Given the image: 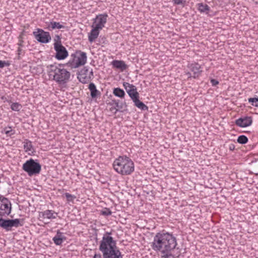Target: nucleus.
Masks as SVG:
<instances>
[{"label":"nucleus","mask_w":258,"mask_h":258,"mask_svg":"<svg viewBox=\"0 0 258 258\" xmlns=\"http://www.w3.org/2000/svg\"><path fill=\"white\" fill-rule=\"evenodd\" d=\"M112 66L123 71L127 68V66L122 60H114L111 62Z\"/></svg>","instance_id":"obj_17"},{"label":"nucleus","mask_w":258,"mask_h":258,"mask_svg":"<svg viewBox=\"0 0 258 258\" xmlns=\"http://www.w3.org/2000/svg\"><path fill=\"white\" fill-rule=\"evenodd\" d=\"M131 89L127 90V93L129 96L131 98L132 100L136 99L137 97H139V94L137 91V89L136 86H131Z\"/></svg>","instance_id":"obj_20"},{"label":"nucleus","mask_w":258,"mask_h":258,"mask_svg":"<svg viewBox=\"0 0 258 258\" xmlns=\"http://www.w3.org/2000/svg\"><path fill=\"white\" fill-rule=\"evenodd\" d=\"M173 2L176 5L182 4L183 0H173Z\"/></svg>","instance_id":"obj_36"},{"label":"nucleus","mask_w":258,"mask_h":258,"mask_svg":"<svg viewBox=\"0 0 258 258\" xmlns=\"http://www.w3.org/2000/svg\"><path fill=\"white\" fill-rule=\"evenodd\" d=\"M211 83L213 86H215L219 84V81L215 79H212L211 80Z\"/></svg>","instance_id":"obj_35"},{"label":"nucleus","mask_w":258,"mask_h":258,"mask_svg":"<svg viewBox=\"0 0 258 258\" xmlns=\"http://www.w3.org/2000/svg\"><path fill=\"white\" fill-rule=\"evenodd\" d=\"M237 142L241 144H245L248 142L247 138L244 135H241L237 139Z\"/></svg>","instance_id":"obj_28"},{"label":"nucleus","mask_w":258,"mask_h":258,"mask_svg":"<svg viewBox=\"0 0 258 258\" xmlns=\"http://www.w3.org/2000/svg\"><path fill=\"white\" fill-rule=\"evenodd\" d=\"M114 101H117V100H114H114H112L111 102L109 104H110V105H113V104H114Z\"/></svg>","instance_id":"obj_45"},{"label":"nucleus","mask_w":258,"mask_h":258,"mask_svg":"<svg viewBox=\"0 0 258 258\" xmlns=\"http://www.w3.org/2000/svg\"><path fill=\"white\" fill-rule=\"evenodd\" d=\"M21 51H22L21 48L20 47H19L18 49V54H20V52Z\"/></svg>","instance_id":"obj_44"},{"label":"nucleus","mask_w":258,"mask_h":258,"mask_svg":"<svg viewBox=\"0 0 258 258\" xmlns=\"http://www.w3.org/2000/svg\"><path fill=\"white\" fill-rule=\"evenodd\" d=\"M133 101L135 103V105L142 110L148 109V107L142 102L139 100V97H137L134 99Z\"/></svg>","instance_id":"obj_21"},{"label":"nucleus","mask_w":258,"mask_h":258,"mask_svg":"<svg viewBox=\"0 0 258 258\" xmlns=\"http://www.w3.org/2000/svg\"><path fill=\"white\" fill-rule=\"evenodd\" d=\"M235 149V146L233 144H231L229 146V149L231 151Z\"/></svg>","instance_id":"obj_39"},{"label":"nucleus","mask_w":258,"mask_h":258,"mask_svg":"<svg viewBox=\"0 0 258 258\" xmlns=\"http://www.w3.org/2000/svg\"><path fill=\"white\" fill-rule=\"evenodd\" d=\"M110 232H107L102 237L99 245V250L102 252L103 258H122L121 252L116 249V241L109 236Z\"/></svg>","instance_id":"obj_2"},{"label":"nucleus","mask_w":258,"mask_h":258,"mask_svg":"<svg viewBox=\"0 0 258 258\" xmlns=\"http://www.w3.org/2000/svg\"><path fill=\"white\" fill-rule=\"evenodd\" d=\"M64 64H53L47 67V72L50 77L59 85H64L70 80L71 73L63 68Z\"/></svg>","instance_id":"obj_3"},{"label":"nucleus","mask_w":258,"mask_h":258,"mask_svg":"<svg viewBox=\"0 0 258 258\" xmlns=\"http://www.w3.org/2000/svg\"><path fill=\"white\" fill-rule=\"evenodd\" d=\"M10 63L8 61L0 60V68H3L5 67H8Z\"/></svg>","instance_id":"obj_34"},{"label":"nucleus","mask_w":258,"mask_h":258,"mask_svg":"<svg viewBox=\"0 0 258 258\" xmlns=\"http://www.w3.org/2000/svg\"><path fill=\"white\" fill-rule=\"evenodd\" d=\"M33 34L38 42L42 43H47L51 40L49 33L41 29H37V31L33 32Z\"/></svg>","instance_id":"obj_10"},{"label":"nucleus","mask_w":258,"mask_h":258,"mask_svg":"<svg viewBox=\"0 0 258 258\" xmlns=\"http://www.w3.org/2000/svg\"><path fill=\"white\" fill-rule=\"evenodd\" d=\"M119 103V100H117V101H114V105H115L116 108H118Z\"/></svg>","instance_id":"obj_37"},{"label":"nucleus","mask_w":258,"mask_h":258,"mask_svg":"<svg viewBox=\"0 0 258 258\" xmlns=\"http://www.w3.org/2000/svg\"><path fill=\"white\" fill-rule=\"evenodd\" d=\"M87 58L86 52L77 50L71 55V58L66 64L72 69L77 68L84 65L86 63Z\"/></svg>","instance_id":"obj_5"},{"label":"nucleus","mask_w":258,"mask_h":258,"mask_svg":"<svg viewBox=\"0 0 258 258\" xmlns=\"http://www.w3.org/2000/svg\"><path fill=\"white\" fill-rule=\"evenodd\" d=\"M188 67L190 71L193 73L192 76H191L190 73H187L186 75L188 76V78L193 77L194 78L196 79L201 75V73L202 72L201 66L198 63H191L189 64Z\"/></svg>","instance_id":"obj_14"},{"label":"nucleus","mask_w":258,"mask_h":258,"mask_svg":"<svg viewBox=\"0 0 258 258\" xmlns=\"http://www.w3.org/2000/svg\"><path fill=\"white\" fill-rule=\"evenodd\" d=\"M198 10L201 13H206L208 14L210 9L207 4L199 3L198 4Z\"/></svg>","instance_id":"obj_24"},{"label":"nucleus","mask_w":258,"mask_h":258,"mask_svg":"<svg viewBox=\"0 0 258 258\" xmlns=\"http://www.w3.org/2000/svg\"><path fill=\"white\" fill-rule=\"evenodd\" d=\"M101 214L104 216H109L112 214V212L109 209L105 208L104 210L101 211Z\"/></svg>","instance_id":"obj_33"},{"label":"nucleus","mask_w":258,"mask_h":258,"mask_svg":"<svg viewBox=\"0 0 258 258\" xmlns=\"http://www.w3.org/2000/svg\"><path fill=\"white\" fill-rule=\"evenodd\" d=\"M113 166L114 169L122 175H130L135 169L133 161L126 156H119L114 161Z\"/></svg>","instance_id":"obj_4"},{"label":"nucleus","mask_w":258,"mask_h":258,"mask_svg":"<svg viewBox=\"0 0 258 258\" xmlns=\"http://www.w3.org/2000/svg\"><path fill=\"white\" fill-rule=\"evenodd\" d=\"M116 109H117V108H116V107H111V108L110 109V111H113V110H114L115 111H116Z\"/></svg>","instance_id":"obj_43"},{"label":"nucleus","mask_w":258,"mask_h":258,"mask_svg":"<svg viewBox=\"0 0 258 258\" xmlns=\"http://www.w3.org/2000/svg\"><path fill=\"white\" fill-rule=\"evenodd\" d=\"M54 49L56 51L55 58L58 60L65 59L68 56V52L62 45H55Z\"/></svg>","instance_id":"obj_13"},{"label":"nucleus","mask_w":258,"mask_h":258,"mask_svg":"<svg viewBox=\"0 0 258 258\" xmlns=\"http://www.w3.org/2000/svg\"><path fill=\"white\" fill-rule=\"evenodd\" d=\"M88 89L90 91V95L93 99L100 96L101 92L97 89L95 85L93 83L89 84Z\"/></svg>","instance_id":"obj_16"},{"label":"nucleus","mask_w":258,"mask_h":258,"mask_svg":"<svg viewBox=\"0 0 258 258\" xmlns=\"http://www.w3.org/2000/svg\"><path fill=\"white\" fill-rule=\"evenodd\" d=\"M127 110V105L125 101H120L119 103L118 108L116 109V111H114V113H116L117 112L120 111L122 112Z\"/></svg>","instance_id":"obj_25"},{"label":"nucleus","mask_w":258,"mask_h":258,"mask_svg":"<svg viewBox=\"0 0 258 258\" xmlns=\"http://www.w3.org/2000/svg\"><path fill=\"white\" fill-rule=\"evenodd\" d=\"M12 210V205L10 201L6 198L0 197V216L9 215Z\"/></svg>","instance_id":"obj_9"},{"label":"nucleus","mask_w":258,"mask_h":258,"mask_svg":"<svg viewBox=\"0 0 258 258\" xmlns=\"http://www.w3.org/2000/svg\"><path fill=\"white\" fill-rule=\"evenodd\" d=\"M54 47H55V45H56V44L58 45H62L61 42V38L58 35H56L55 36V37L54 38Z\"/></svg>","instance_id":"obj_30"},{"label":"nucleus","mask_w":258,"mask_h":258,"mask_svg":"<svg viewBox=\"0 0 258 258\" xmlns=\"http://www.w3.org/2000/svg\"><path fill=\"white\" fill-rule=\"evenodd\" d=\"M93 28L91 30L89 37V41L90 42H92L94 41L98 36L99 32V31L100 30V29H97L96 27H92Z\"/></svg>","instance_id":"obj_19"},{"label":"nucleus","mask_w":258,"mask_h":258,"mask_svg":"<svg viewBox=\"0 0 258 258\" xmlns=\"http://www.w3.org/2000/svg\"><path fill=\"white\" fill-rule=\"evenodd\" d=\"M23 42V40H20L19 42L18 43V45L20 46H22V43Z\"/></svg>","instance_id":"obj_42"},{"label":"nucleus","mask_w":258,"mask_h":258,"mask_svg":"<svg viewBox=\"0 0 258 258\" xmlns=\"http://www.w3.org/2000/svg\"><path fill=\"white\" fill-rule=\"evenodd\" d=\"M19 226H22V224H20L19 219H4L0 218V227L6 231H10L12 227H18Z\"/></svg>","instance_id":"obj_7"},{"label":"nucleus","mask_w":258,"mask_h":258,"mask_svg":"<svg viewBox=\"0 0 258 258\" xmlns=\"http://www.w3.org/2000/svg\"><path fill=\"white\" fill-rule=\"evenodd\" d=\"M5 134L8 136H11L12 135L14 134L15 132L12 130L11 127H6L4 129Z\"/></svg>","instance_id":"obj_31"},{"label":"nucleus","mask_w":258,"mask_h":258,"mask_svg":"<svg viewBox=\"0 0 258 258\" xmlns=\"http://www.w3.org/2000/svg\"><path fill=\"white\" fill-rule=\"evenodd\" d=\"M93 78L92 69L90 71L87 67H84L79 73L78 79L81 83L86 84L89 82Z\"/></svg>","instance_id":"obj_8"},{"label":"nucleus","mask_w":258,"mask_h":258,"mask_svg":"<svg viewBox=\"0 0 258 258\" xmlns=\"http://www.w3.org/2000/svg\"><path fill=\"white\" fill-rule=\"evenodd\" d=\"M123 85L124 87L126 89V88H128V86L130 85V84L128 83L125 82V83H124Z\"/></svg>","instance_id":"obj_38"},{"label":"nucleus","mask_w":258,"mask_h":258,"mask_svg":"<svg viewBox=\"0 0 258 258\" xmlns=\"http://www.w3.org/2000/svg\"><path fill=\"white\" fill-rule=\"evenodd\" d=\"M131 86H135L133 84H130V86H128V88H126V91L127 92V90H128V89H131Z\"/></svg>","instance_id":"obj_41"},{"label":"nucleus","mask_w":258,"mask_h":258,"mask_svg":"<svg viewBox=\"0 0 258 258\" xmlns=\"http://www.w3.org/2000/svg\"><path fill=\"white\" fill-rule=\"evenodd\" d=\"M22 168L29 176H32L40 172L41 166L37 160L30 159L23 164Z\"/></svg>","instance_id":"obj_6"},{"label":"nucleus","mask_w":258,"mask_h":258,"mask_svg":"<svg viewBox=\"0 0 258 258\" xmlns=\"http://www.w3.org/2000/svg\"><path fill=\"white\" fill-rule=\"evenodd\" d=\"M65 196L69 202L73 201L74 199L76 198L75 196H73L69 193L66 192L65 194Z\"/></svg>","instance_id":"obj_32"},{"label":"nucleus","mask_w":258,"mask_h":258,"mask_svg":"<svg viewBox=\"0 0 258 258\" xmlns=\"http://www.w3.org/2000/svg\"><path fill=\"white\" fill-rule=\"evenodd\" d=\"M177 245L176 237L168 232L157 233L154 238L152 248L161 253L163 258H169L172 256L171 251Z\"/></svg>","instance_id":"obj_1"},{"label":"nucleus","mask_w":258,"mask_h":258,"mask_svg":"<svg viewBox=\"0 0 258 258\" xmlns=\"http://www.w3.org/2000/svg\"><path fill=\"white\" fill-rule=\"evenodd\" d=\"M57 213L54 211L46 210L39 213V218L45 224H48L51 219H55Z\"/></svg>","instance_id":"obj_11"},{"label":"nucleus","mask_w":258,"mask_h":258,"mask_svg":"<svg viewBox=\"0 0 258 258\" xmlns=\"http://www.w3.org/2000/svg\"><path fill=\"white\" fill-rule=\"evenodd\" d=\"M24 148L26 152H32L34 150L32 144V142L28 140H26L24 142Z\"/></svg>","instance_id":"obj_26"},{"label":"nucleus","mask_w":258,"mask_h":258,"mask_svg":"<svg viewBox=\"0 0 258 258\" xmlns=\"http://www.w3.org/2000/svg\"><path fill=\"white\" fill-rule=\"evenodd\" d=\"M21 108H22L21 105L17 102L13 103L11 106V108L13 110L16 111H20V109H21Z\"/></svg>","instance_id":"obj_29"},{"label":"nucleus","mask_w":258,"mask_h":258,"mask_svg":"<svg viewBox=\"0 0 258 258\" xmlns=\"http://www.w3.org/2000/svg\"><path fill=\"white\" fill-rule=\"evenodd\" d=\"M235 124L241 127H245L250 126L252 123V118L251 116H244L239 118L235 120Z\"/></svg>","instance_id":"obj_15"},{"label":"nucleus","mask_w":258,"mask_h":258,"mask_svg":"<svg viewBox=\"0 0 258 258\" xmlns=\"http://www.w3.org/2000/svg\"><path fill=\"white\" fill-rule=\"evenodd\" d=\"M65 27L64 26L61 25L59 22L51 21L48 25V28L49 30L58 29H60L61 28H64Z\"/></svg>","instance_id":"obj_22"},{"label":"nucleus","mask_w":258,"mask_h":258,"mask_svg":"<svg viewBox=\"0 0 258 258\" xmlns=\"http://www.w3.org/2000/svg\"><path fill=\"white\" fill-rule=\"evenodd\" d=\"M113 94L115 96L119 97L120 98H124L125 95L124 91L119 88H114L113 91Z\"/></svg>","instance_id":"obj_23"},{"label":"nucleus","mask_w":258,"mask_h":258,"mask_svg":"<svg viewBox=\"0 0 258 258\" xmlns=\"http://www.w3.org/2000/svg\"><path fill=\"white\" fill-rule=\"evenodd\" d=\"M248 100L249 103H250L252 106L258 107V97L249 98L248 99Z\"/></svg>","instance_id":"obj_27"},{"label":"nucleus","mask_w":258,"mask_h":258,"mask_svg":"<svg viewBox=\"0 0 258 258\" xmlns=\"http://www.w3.org/2000/svg\"><path fill=\"white\" fill-rule=\"evenodd\" d=\"M93 258H101V255L100 253L95 254L94 255Z\"/></svg>","instance_id":"obj_40"},{"label":"nucleus","mask_w":258,"mask_h":258,"mask_svg":"<svg viewBox=\"0 0 258 258\" xmlns=\"http://www.w3.org/2000/svg\"><path fill=\"white\" fill-rule=\"evenodd\" d=\"M108 15L106 14H100L97 15L94 19L92 27H96L97 29H102L107 22Z\"/></svg>","instance_id":"obj_12"},{"label":"nucleus","mask_w":258,"mask_h":258,"mask_svg":"<svg viewBox=\"0 0 258 258\" xmlns=\"http://www.w3.org/2000/svg\"><path fill=\"white\" fill-rule=\"evenodd\" d=\"M66 239L64 236L62 235V233L57 231L56 235L53 238L54 243L57 245L61 244L63 241Z\"/></svg>","instance_id":"obj_18"}]
</instances>
